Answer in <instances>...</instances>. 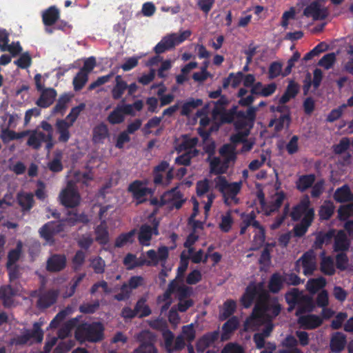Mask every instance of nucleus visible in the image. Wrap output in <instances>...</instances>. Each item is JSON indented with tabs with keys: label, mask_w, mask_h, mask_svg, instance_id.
Masks as SVG:
<instances>
[{
	"label": "nucleus",
	"mask_w": 353,
	"mask_h": 353,
	"mask_svg": "<svg viewBox=\"0 0 353 353\" xmlns=\"http://www.w3.org/2000/svg\"><path fill=\"white\" fill-rule=\"evenodd\" d=\"M95 240L101 245H105L109 241V233L105 220H102L101 223L95 228Z\"/></svg>",
	"instance_id": "c9c22d12"
},
{
	"label": "nucleus",
	"mask_w": 353,
	"mask_h": 353,
	"mask_svg": "<svg viewBox=\"0 0 353 353\" xmlns=\"http://www.w3.org/2000/svg\"><path fill=\"white\" fill-rule=\"evenodd\" d=\"M59 10L55 6H50L42 14V21L45 26L54 25L59 18Z\"/></svg>",
	"instance_id": "f704fd0d"
},
{
	"label": "nucleus",
	"mask_w": 353,
	"mask_h": 353,
	"mask_svg": "<svg viewBox=\"0 0 353 353\" xmlns=\"http://www.w3.org/2000/svg\"><path fill=\"white\" fill-rule=\"evenodd\" d=\"M235 110H236V106H233L229 110H225L219 116V119L216 121H219L220 125L232 123L235 117Z\"/></svg>",
	"instance_id": "680f3d73"
},
{
	"label": "nucleus",
	"mask_w": 353,
	"mask_h": 353,
	"mask_svg": "<svg viewBox=\"0 0 353 353\" xmlns=\"http://www.w3.org/2000/svg\"><path fill=\"white\" fill-rule=\"evenodd\" d=\"M296 338L292 335H287L282 341L281 345L283 349L279 350V353H304L300 348L296 347Z\"/></svg>",
	"instance_id": "c756f323"
},
{
	"label": "nucleus",
	"mask_w": 353,
	"mask_h": 353,
	"mask_svg": "<svg viewBox=\"0 0 353 353\" xmlns=\"http://www.w3.org/2000/svg\"><path fill=\"white\" fill-rule=\"evenodd\" d=\"M333 197L337 203L350 202L353 201V193L349 185L345 184L335 190Z\"/></svg>",
	"instance_id": "cd10ccee"
},
{
	"label": "nucleus",
	"mask_w": 353,
	"mask_h": 353,
	"mask_svg": "<svg viewBox=\"0 0 353 353\" xmlns=\"http://www.w3.org/2000/svg\"><path fill=\"white\" fill-rule=\"evenodd\" d=\"M39 92H41V96L36 103L38 106L46 108L54 103L57 97V92L54 88H43Z\"/></svg>",
	"instance_id": "4be33fe9"
},
{
	"label": "nucleus",
	"mask_w": 353,
	"mask_h": 353,
	"mask_svg": "<svg viewBox=\"0 0 353 353\" xmlns=\"http://www.w3.org/2000/svg\"><path fill=\"white\" fill-rule=\"evenodd\" d=\"M32 63V57L29 52L21 53L19 58L14 61V64L21 69H27Z\"/></svg>",
	"instance_id": "4d7b16f0"
},
{
	"label": "nucleus",
	"mask_w": 353,
	"mask_h": 353,
	"mask_svg": "<svg viewBox=\"0 0 353 353\" xmlns=\"http://www.w3.org/2000/svg\"><path fill=\"white\" fill-rule=\"evenodd\" d=\"M125 119L124 115L122 114L120 108L116 107L108 116L107 121L112 125L120 124Z\"/></svg>",
	"instance_id": "052dcab7"
},
{
	"label": "nucleus",
	"mask_w": 353,
	"mask_h": 353,
	"mask_svg": "<svg viewBox=\"0 0 353 353\" xmlns=\"http://www.w3.org/2000/svg\"><path fill=\"white\" fill-rule=\"evenodd\" d=\"M256 215L254 210L250 213L243 212L241 214V224L245 227L252 226L253 228H259L260 223L256 220Z\"/></svg>",
	"instance_id": "de8ad7c7"
},
{
	"label": "nucleus",
	"mask_w": 353,
	"mask_h": 353,
	"mask_svg": "<svg viewBox=\"0 0 353 353\" xmlns=\"http://www.w3.org/2000/svg\"><path fill=\"white\" fill-rule=\"evenodd\" d=\"M315 180L316 176L314 174L301 175L296 181V188L301 192H304L312 186Z\"/></svg>",
	"instance_id": "473e14b6"
},
{
	"label": "nucleus",
	"mask_w": 353,
	"mask_h": 353,
	"mask_svg": "<svg viewBox=\"0 0 353 353\" xmlns=\"http://www.w3.org/2000/svg\"><path fill=\"white\" fill-rule=\"evenodd\" d=\"M23 50V48L20 44L19 41L17 42H12V43L9 44L8 43L7 44L2 45L0 46V51L1 52H9L12 57H15L20 54Z\"/></svg>",
	"instance_id": "5fc2aeb1"
},
{
	"label": "nucleus",
	"mask_w": 353,
	"mask_h": 353,
	"mask_svg": "<svg viewBox=\"0 0 353 353\" xmlns=\"http://www.w3.org/2000/svg\"><path fill=\"white\" fill-rule=\"evenodd\" d=\"M128 87V83L122 79L121 76L117 75L115 77V85L111 90L112 99L114 100L120 99Z\"/></svg>",
	"instance_id": "2f4dec72"
},
{
	"label": "nucleus",
	"mask_w": 353,
	"mask_h": 353,
	"mask_svg": "<svg viewBox=\"0 0 353 353\" xmlns=\"http://www.w3.org/2000/svg\"><path fill=\"white\" fill-rule=\"evenodd\" d=\"M70 100V97L67 94H63L59 98L57 104L52 109L54 114L60 113L62 115L65 113L67 105Z\"/></svg>",
	"instance_id": "864d4df0"
},
{
	"label": "nucleus",
	"mask_w": 353,
	"mask_h": 353,
	"mask_svg": "<svg viewBox=\"0 0 353 353\" xmlns=\"http://www.w3.org/2000/svg\"><path fill=\"white\" fill-rule=\"evenodd\" d=\"M239 321L238 317L233 316L228 319V321L222 325V332L220 334L221 341H225L231 338L233 332L238 329Z\"/></svg>",
	"instance_id": "412c9836"
},
{
	"label": "nucleus",
	"mask_w": 353,
	"mask_h": 353,
	"mask_svg": "<svg viewBox=\"0 0 353 353\" xmlns=\"http://www.w3.org/2000/svg\"><path fill=\"white\" fill-rule=\"evenodd\" d=\"M336 230L330 229L327 232L321 231L317 233L313 244L314 249H322L324 244L329 245L334 238Z\"/></svg>",
	"instance_id": "b1692460"
},
{
	"label": "nucleus",
	"mask_w": 353,
	"mask_h": 353,
	"mask_svg": "<svg viewBox=\"0 0 353 353\" xmlns=\"http://www.w3.org/2000/svg\"><path fill=\"white\" fill-rule=\"evenodd\" d=\"M46 138V134L44 132L37 130L32 131L30 134L27 145L33 149L38 150L41 148V143H43Z\"/></svg>",
	"instance_id": "a19ab883"
},
{
	"label": "nucleus",
	"mask_w": 353,
	"mask_h": 353,
	"mask_svg": "<svg viewBox=\"0 0 353 353\" xmlns=\"http://www.w3.org/2000/svg\"><path fill=\"white\" fill-rule=\"evenodd\" d=\"M299 85L294 81H290L283 94L279 99V104H285L291 99L295 98L299 92Z\"/></svg>",
	"instance_id": "58836bf2"
},
{
	"label": "nucleus",
	"mask_w": 353,
	"mask_h": 353,
	"mask_svg": "<svg viewBox=\"0 0 353 353\" xmlns=\"http://www.w3.org/2000/svg\"><path fill=\"white\" fill-rule=\"evenodd\" d=\"M59 197L61 205L67 208H75L80 203V195L77 190L70 183L60 192Z\"/></svg>",
	"instance_id": "6e6552de"
},
{
	"label": "nucleus",
	"mask_w": 353,
	"mask_h": 353,
	"mask_svg": "<svg viewBox=\"0 0 353 353\" xmlns=\"http://www.w3.org/2000/svg\"><path fill=\"white\" fill-rule=\"evenodd\" d=\"M163 339L164 340L165 348L168 353H172L174 352L180 351L185 346V339L181 334L178 335L174 343V335L170 330H165L163 333Z\"/></svg>",
	"instance_id": "9d476101"
},
{
	"label": "nucleus",
	"mask_w": 353,
	"mask_h": 353,
	"mask_svg": "<svg viewBox=\"0 0 353 353\" xmlns=\"http://www.w3.org/2000/svg\"><path fill=\"white\" fill-rule=\"evenodd\" d=\"M242 187L241 181L229 183L225 176H219L216 182V188L221 193L223 202L226 205L239 203L236 197Z\"/></svg>",
	"instance_id": "20e7f679"
},
{
	"label": "nucleus",
	"mask_w": 353,
	"mask_h": 353,
	"mask_svg": "<svg viewBox=\"0 0 353 353\" xmlns=\"http://www.w3.org/2000/svg\"><path fill=\"white\" fill-rule=\"evenodd\" d=\"M136 233V230H132L128 232L122 233L119 235L114 242L116 248H122L127 243H132L134 242V237Z\"/></svg>",
	"instance_id": "49530a36"
},
{
	"label": "nucleus",
	"mask_w": 353,
	"mask_h": 353,
	"mask_svg": "<svg viewBox=\"0 0 353 353\" xmlns=\"http://www.w3.org/2000/svg\"><path fill=\"white\" fill-rule=\"evenodd\" d=\"M219 154L223 158V161L217 157H212L210 161V169L212 174H225L229 168L230 163H234L236 159V147L230 143H225L221 146L219 149Z\"/></svg>",
	"instance_id": "f03ea898"
},
{
	"label": "nucleus",
	"mask_w": 353,
	"mask_h": 353,
	"mask_svg": "<svg viewBox=\"0 0 353 353\" xmlns=\"http://www.w3.org/2000/svg\"><path fill=\"white\" fill-rule=\"evenodd\" d=\"M301 263L303 268V274L305 275L313 274L316 268V256L313 250H310L305 252L296 262V265H299Z\"/></svg>",
	"instance_id": "4468645a"
},
{
	"label": "nucleus",
	"mask_w": 353,
	"mask_h": 353,
	"mask_svg": "<svg viewBox=\"0 0 353 353\" xmlns=\"http://www.w3.org/2000/svg\"><path fill=\"white\" fill-rule=\"evenodd\" d=\"M67 266V258L64 254H52L46 261V269L51 273L63 271Z\"/></svg>",
	"instance_id": "ddd939ff"
},
{
	"label": "nucleus",
	"mask_w": 353,
	"mask_h": 353,
	"mask_svg": "<svg viewBox=\"0 0 353 353\" xmlns=\"http://www.w3.org/2000/svg\"><path fill=\"white\" fill-rule=\"evenodd\" d=\"M312 214V220L314 219V209L311 207V203L307 196L302 199L300 202L294 205L290 212V216L293 221L301 220V217H305L307 214Z\"/></svg>",
	"instance_id": "1a4fd4ad"
},
{
	"label": "nucleus",
	"mask_w": 353,
	"mask_h": 353,
	"mask_svg": "<svg viewBox=\"0 0 353 353\" xmlns=\"http://www.w3.org/2000/svg\"><path fill=\"white\" fill-rule=\"evenodd\" d=\"M284 278L278 272L272 274L268 283V289L272 293L279 292L283 286Z\"/></svg>",
	"instance_id": "37998d69"
},
{
	"label": "nucleus",
	"mask_w": 353,
	"mask_h": 353,
	"mask_svg": "<svg viewBox=\"0 0 353 353\" xmlns=\"http://www.w3.org/2000/svg\"><path fill=\"white\" fill-rule=\"evenodd\" d=\"M88 79V74L86 72L79 71L73 79L74 90L75 91L81 90Z\"/></svg>",
	"instance_id": "13d9d810"
},
{
	"label": "nucleus",
	"mask_w": 353,
	"mask_h": 353,
	"mask_svg": "<svg viewBox=\"0 0 353 353\" xmlns=\"http://www.w3.org/2000/svg\"><path fill=\"white\" fill-rule=\"evenodd\" d=\"M159 222L155 220L153 222V225L150 226L148 224H143L141 226L139 232V241L143 245H149L150 241L152 239V234H159Z\"/></svg>",
	"instance_id": "f3484780"
},
{
	"label": "nucleus",
	"mask_w": 353,
	"mask_h": 353,
	"mask_svg": "<svg viewBox=\"0 0 353 353\" xmlns=\"http://www.w3.org/2000/svg\"><path fill=\"white\" fill-rule=\"evenodd\" d=\"M202 104L203 100L201 99H190L183 104L181 107V114L182 116H189L193 109L201 106Z\"/></svg>",
	"instance_id": "09e8293b"
},
{
	"label": "nucleus",
	"mask_w": 353,
	"mask_h": 353,
	"mask_svg": "<svg viewBox=\"0 0 353 353\" xmlns=\"http://www.w3.org/2000/svg\"><path fill=\"white\" fill-rule=\"evenodd\" d=\"M281 309L277 298H271L266 292H263L256 303L252 315L258 321L272 322L279 315Z\"/></svg>",
	"instance_id": "f257e3e1"
},
{
	"label": "nucleus",
	"mask_w": 353,
	"mask_h": 353,
	"mask_svg": "<svg viewBox=\"0 0 353 353\" xmlns=\"http://www.w3.org/2000/svg\"><path fill=\"white\" fill-rule=\"evenodd\" d=\"M296 338V347L298 345H301V347H305L309 345L310 343V337L309 334L307 332L303 330H296L295 332V336H294Z\"/></svg>",
	"instance_id": "0e129e2a"
},
{
	"label": "nucleus",
	"mask_w": 353,
	"mask_h": 353,
	"mask_svg": "<svg viewBox=\"0 0 353 353\" xmlns=\"http://www.w3.org/2000/svg\"><path fill=\"white\" fill-rule=\"evenodd\" d=\"M85 260V254L82 250H77L72 259V269L74 272L80 270Z\"/></svg>",
	"instance_id": "e2e57ef3"
},
{
	"label": "nucleus",
	"mask_w": 353,
	"mask_h": 353,
	"mask_svg": "<svg viewBox=\"0 0 353 353\" xmlns=\"http://www.w3.org/2000/svg\"><path fill=\"white\" fill-rule=\"evenodd\" d=\"M325 285V279L321 276L316 279H310L306 284V288L310 292H315L317 290L324 288Z\"/></svg>",
	"instance_id": "6e6d98bb"
},
{
	"label": "nucleus",
	"mask_w": 353,
	"mask_h": 353,
	"mask_svg": "<svg viewBox=\"0 0 353 353\" xmlns=\"http://www.w3.org/2000/svg\"><path fill=\"white\" fill-rule=\"evenodd\" d=\"M23 243L21 241L17 243L16 248L10 250L8 253L6 267L14 265L20 259L22 253Z\"/></svg>",
	"instance_id": "c03bdc74"
},
{
	"label": "nucleus",
	"mask_w": 353,
	"mask_h": 353,
	"mask_svg": "<svg viewBox=\"0 0 353 353\" xmlns=\"http://www.w3.org/2000/svg\"><path fill=\"white\" fill-rule=\"evenodd\" d=\"M174 39L168 34L162 38V39L155 46L154 51L157 54H160L167 50L174 48L176 46L174 42Z\"/></svg>",
	"instance_id": "ea45409f"
},
{
	"label": "nucleus",
	"mask_w": 353,
	"mask_h": 353,
	"mask_svg": "<svg viewBox=\"0 0 353 353\" xmlns=\"http://www.w3.org/2000/svg\"><path fill=\"white\" fill-rule=\"evenodd\" d=\"M65 224L63 219L58 221H51L45 223L39 229V234L41 238L50 244L54 242V236L65 231Z\"/></svg>",
	"instance_id": "0eeeda50"
},
{
	"label": "nucleus",
	"mask_w": 353,
	"mask_h": 353,
	"mask_svg": "<svg viewBox=\"0 0 353 353\" xmlns=\"http://www.w3.org/2000/svg\"><path fill=\"white\" fill-rule=\"evenodd\" d=\"M17 201L23 212H27L34 205V196L32 193L19 192L17 194Z\"/></svg>",
	"instance_id": "79ce46f5"
},
{
	"label": "nucleus",
	"mask_w": 353,
	"mask_h": 353,
	"mask_svg": "<svg viewBox=\"0 0 353 353\" xmlns=\"http://www.w3.org/2000/svg\"><path fill=\"white\" fill-rule=\"evenodd\" d=\"M198 154V150L194 149L193 151L187 152L178 156L175 159V163L181 165H189L191 163V159L193 157Z\"/></svg>",
	"instance_id": "bf43d9fd"
},
{
	"label": "nucleus",
	"mask_w": 353,
	"mask_h": 353,
	"mask_svg": "<svg viewBox=\"0 0 353 353\" xmlns=\"http://www.w3.org/2000/svg\"><path fill=\"white\" fill-rule=\"evenodd\" d=\"M336 60V57L334 53H328L325 54L318 63V65L323 67L326 70H329L332 67Z\"/></svg>",
	"instance_id": "338daca9"
},
{
	"label": "nucleus",
	"mask_w": 353,
	"mask_h": 353,
	"mask_svg": "<svg viewBox=\"0 0 353 353\" xmlns=\"http://www.w3.org/2000/svg\"><path fill=\"white\" fill-rule=\"evenodd\" d=\"M298 316L297 323L303 330H314L323 323V318L316 314H309Z\"/></svg>",
	"instance_id": "2eb2a0df"
},
{
	"label": "nucleus",
	"mask_w": 353,
	"mask_h": 353,
	"mask_svg": "<svg viewBox=\"0 0 353 353\" xmlns=\"http://www.w3.org/2000/svg\"><path fill=\"white\" fill-rule=\"evenodd\" d=\"M119 108H120V110L122 112V114H127V115H131L134 116L135 113L134 112L133 109H135L137 111H140L142 110L143 103L141 100H137L135 102H134L132 104H126L123 105H118Z\"/></svg>",
	"instance_id": "3c124183"
},
{
	"label": "nucleus",
	"mask_w": 353,
	"mask_h": 353,
	"mask_svg": "<svg viewBox=\"0 0 353 353\" xmlns=\"http://www.w3.org/2000/svg\"><path fill=\"white\" fill-rule=\"evenodd\" d=\"M335 205L333 201L325 200L319 210V219L322 221L329 220L334 213Z\"/></svg>",
	"instance_id": "4c0bfd02"
},
{
	"label": "nucleus",
	"mask_w": 353,
	"mask_h": 353,
	"mask_svg": "<svg viewBox=\"0 0 353 353\" xmlns=\"http://www.w3.org/2000/svg\"><path fill=\"white\" fill-rule=\"evenodd\" d=\"M58 293L54 290H48L41 294L37 300V306L40 310L50 307L57 299Z\"/></svg>",
	"instance_id": "5701e85b"
},
{
	"label": "nucleus",
	"mask_w": 353,
	"mask_h": 353,
	"mask_svg": "<svg viewBox=\"0 0 353 353\" xmlns=\"http://www.w3.org/2000/svg\"><path fill=\"white\" fill-rule=\"evenodd\" d=\"M150 334L148 332H142L138 335V340L141 343L140 345L136 348L133 353H157V349L150 339Z\"/></svg>",
	"instance_id": "a211bd4d"
},
{
	"label": "nucleus",
	"mask_w": 353,
	"mask_h": 353,
	"mask_svg": "<svg viewBox=\"0 0 353 353\" xmlns=\"http://www.w3.org/2000/svg\"><path fill=\"white\" fill-rule=\"evenodd\" d=\"M185 202V199H184L183 193L179 190V187L176 186L161 195L160 205H168L172 210H179L181 208Z\"/></svg>",
	"instance_id": "423d86ee"
},
{
	"label": "nucleus",
	"mask_w": 353,
	"mask_h": 353,
	"mask_svg": "<svg viewBox=\"0 0 353 353\" xmlns=\"http://www.w3.org/2000/svg\"><path fill=\"white\" fill-rule=\"evenodd\" d=\"M128 190L132 194L133 198L138 201L137 203H143L145 201L143 198L152 192L151 190L143 186L142 181L139 180H136L131 183Z\"/></svg>",
	"instance_id": "6ab92c4d"
},
{
	"label": "nucleus",
	"mask_w": 353,
	"mask_h": 353,
	"mask_svg": "<svg viewBox=\"0 0 353 353\" xmlns=\"http://www.w3.org/2000/svg\"><path fill=\"white\" fill-rule=\"evenodd\" d=\"M41 323H34L32 330H26L23 334L17 338L16 344L25 345L31 339H34L37 343H41L43 339V332L41 330Z\"/></svg>",
	"instance_id": "f8f14e48"
},
{
	"label": "nucleus",
	"mask_w": 353,
	"mask_h": 353,
	"mask_svg": "<svg viewBox=\"0 0 353 353\" xmlns=\"http://www.w3.org/2000/svg\"><path fill=\"white\" fill-rule=\"evenodd\" d=\"M313 221L312 213H309L305 217H303L301 222L295 225L293 228L294 236L299 238L303 236L307 232Z\"/></svg>",
	"instance_id": "a878e982"
},
{
	"label": "nucleus",
	"mask_w": 353,
	"mask_h": 353,
	"mask_svg": "<svg viewBox=\"0 0 353 353\" xmlns=\"http://www.w3.org/2000/svg\"><path fill=\"white\" fill-rule=\"evenodd\" d=\"M63 220L65 224L68 223V225L70 227L74 226L79 223L87 224L90 222V219L85 213L79 214L72 212H68V216L65 219H63Z\"/></svg>",
	"instance_id": "e433bc0d"
},
{
	"label": "nucleus",
	"mask_w": 353,
	"mask_h": 353,
	"mask_svg": "<svg viewBox=\"0 0 353 353\" xmlns=\"http://www.w3.org/2000/svg\"><path fill=\"white\" fill-rule=\"evenodd\" d=\"M285 299L287 303L291 307L289 309V310H291V309L295 305H300L303 302L307 303V305L305 306L300 305L298 307L296 311V316H299L305 313V312H310L312 310V307L311 299L307 296L303 295L302 292L297 288H294L292 290L288 292L285 294Z\"/></svg>",
	"instance_id": "39448f33"
},
{
	"label": "nucleus",
	"mask_w": 353,
	"mask_h": 353,
	"mask_svg": "<svg viewBox=\"0 0 353 353\" xmlns=\"http://www.w3.org/2000/svg\"><path fill=\"white\" fill-rule=\"evenodd\" d=\"M210 190V181L208 179L198 181L196 183V192L199 197L203 196Z\"/></svg>",
	"instance_id": "69168bd1"
},
{
	"label": "nucleus",
	"mask_w": 353,
	"mask_h": 353,
	"mask_svg": "<svg viewBox=\"0 0 353 353\" xmlns=\"http://www.w3.org/2000/svg\"><path fill=\"white\" fill-rule=\"evenodd\" d=\"M220 353H245L243 347L236 343H228Z\"/></svg>",
	"instance_id": "774afa93"
},
{
	"label": "nucleus",
	"mask_w": 353,
	"mask_h": 353,
	"mask_svg": "<svg viewBox=\"0 0 353 353\" xmlns=\"http://www.w3.org/2000/svg\"><path fill=\"white\" fill-rule=\"evenodd\" d=\"M256 229H258L259 232L255 234L253 237L252 250H256L261 248L265 241V230L264 227L260 225L259 228H256Z\"/></svg>",
	"instance_id": "8fccbe9b"
},
{
	"label": "nucleus",
	"mask_w": 353,
	"mask_h": 353,
	"mask_svg": "<svg viewBox=\"0 0 353 353\" xmlns=\"http://www.w3.org/2000/svg\"><path fill=\"white\" fill-rule=\"evenodd\" d=\"M321 260L320 263L321 272L327 276H333L335 272V266L334 259L330 256H325V252L321 253Z\"/></svg>",
	"instance_id": "c85d7f7f"
},
{
	"label": "nucleus",
	"mask_w": 353,
	"mask_h": 353,
	"mask_svg": "<svg viewBox=\"0 0 353 353\" xmlns=\"http://www.w3.org/2000/svg\"><path fill=\"white\" fill-rule=\"evenodd\" d=\"M349 247L350 242L345 233L343 230H339L334 236V251L344 252L349 249Z\"/></svg>",
	"instance_id": "72a5a7b5"
},
{
	"label": "nucleus",
	"mask_w": 353,
	"mask_h": 353,
	"mask_svg": "<svg viewBox=\"0 0 353 353\" xmlns=\"http://www.w3.org/2000/svg\"><path fill=\"white\" fill-rule=\"evenodd\" d=\"M134 307L139 318L148 316L151 314V310L146 304V299L145 298L139 299L136 303Z\"/></svg>",
	"instance_id": "603ef678"
},
{
	"label": "nucleus",
	"mask_w": 353,
	"mask_h": 353,
	"mask_svg": "<svg viewBox=\"0 0 353 353\" xmlns=\"http://www.w3.org/2000/svg\"><path fill=\"white\" fill-rule=\"evenodd\" d=\"M306 17H312L314 20H323L327 16L326 8H321L318 1H313L308 5L303 10Z\"/></svg>",
	"instance_id": "aec40b11"
},
{
	"label": "nucleus",
	"mask_w": 353,
	"mask_h": 353,
	"mask_svg": "<svg viewBox=\"0 0 353 353\" xmlns=\"http://www.w3.org/2000/svg\"><path fill=\"white\" fill-rule=\"evenodd\" d=\"M109 137L108 125L103 122L96 125L92 130V141L95 143H103L104 140Z\"/></svg>",
	"instance_id": "7c9ffc66"
},
{
	"label": "nucleus",
	"mask_w": 353,
	"mask_h": 353,
	"mask_svg": "<svg viewBox=\"0 0 353 353\" xmlns=\"http://www.w3.org/2000/svg\"><path fill=\"white\" fill-rule=\"evenodd\" d=\"M104 327L100 322L80 324L75 330V338L78 341L96 343L103 339Z\"/></svg>",
	"instance_id": "7ed1b4c3"
},
{
	"label": "nucleus",
	"mask_w": 353,
	"mask_h": 353,
	"mask_svg": "<svg viewBox=\"0 0 353 353\" xmlns=\"http://www.w3.org/2000/svg\"><path fill=\"white\" fill-rule=\"evenodd\" d=\"M55 125L57 132L59 134V141L61 143L68 142L70 137L69 129L72 125V123H69L65 119H58Z\"/></svg>",
	"instance_id": "bb28decb"
},
{
	"label": "nucleus",
	"mask_w": 353,
	"mask_h": 353,
	"mask_svg": "<svg viewBox=\"0 0 353 353\" xmlns=\"http://www.w3.org/2000/svg\"><path fill=\"white\" fill-rule=\"evenodd\" d=\"M220 332L219 330L209 332L200 337L196 343V350L198 353H203L205 350L214 344L219 338Z\"/></svg>",
	"instance_id": "dca6fc26"
},
{
	"label": "nucleus",
	"mask_w": 353,
	"mask_h": 353,
	"mask_svg": "<svg viewBox=\"0 0 353 353\" xmlns=\"http://www.w3.org/2000/svg\"><path fill=\"white\" fill-rule=\"evenodd\" d=\"M346 343L345 335L342 332H336L330 339V350L334 353H340L344 350Z\"/></svg>",
	"instance_id": "393cba45"
},
{
	"label": "nucleus",
	"mask_w": 353,
	"mask_h": 353,
	"mask_svg": "<svg viewBox=\"0 0 353 353\" xmlns=\"http://www.w3.org/2000/svg\"><path fill=\"white\" fill-rule=\"evenodd\" d=\"M265 292L263 289V284L261 283L256 285L254 283H250L245 288V292L241 298V303L245 308L250 307L253 303L255 298L259 296L261 298L263 292Z\"/></svg>",
	"instance_id": "9b49d317"
},
{
	"label": "nucleus",
	"mask_w": 353,
	"mask_h": 353,
	"mask_svg": "<svg viewBox=\"0 0 353 353\" xmlns=\"http://www.w3.org/2000/svg\"><path fill=\"white\" fill-rule=\"evenodd\" d=\"M236 309V303L232 299H228L223 303V310L219 314V319L224 321L230 317Z\"/></svg>",
	"instance_id": "a18cd8bd"
}]
</instances>
